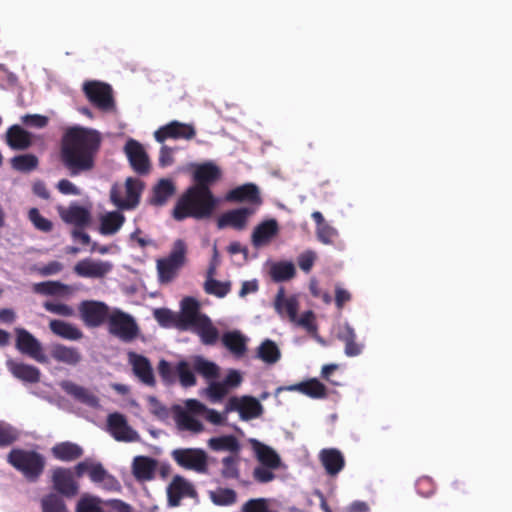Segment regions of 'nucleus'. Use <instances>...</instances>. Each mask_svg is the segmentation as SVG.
<instances>
[{"instance_id":"f257e3e1","label":"nucleus","mask_w":512,"mask_h":512,"mask_svg":"<svg viewBox=\"0 0 512 512\" xmlns=\"http://www.w3.org/2000/svg\"><path fill=\"white\" fill-rule=\"evenodd\" d=\"M102 137L100 132L84 127H72L62 138L60 161L71 177L90 172L95 167Z\"/></svg>"},{"instance_id":"f03ea898","label":"nucleus","mask_w":512,"mask_h":512,"mask_svg":"<svg viewBox=\"0 0 512 512\" xmlns=\"http://www.w3.org/2000/svg\"><path fill=\"white\" fill-rule=\"evenodd\" d=\"M216 206L217 199L211 189L190 186L176 201L171 215L176 221L187 218L204 220L212 216Z\"/></svg>"},{"instance_id":"7ed1b4c3","label":"nucleus","mask_w":512,"mask_h":512,"mask_svg":"<svg viewBox=\"0 0 512 512\" xmlns=\"http://www.w3.org/2000/svg\"><path fill=\"white\" fill-rule=\"evenodd\" d=\"M7 460L29 481H36L45 467V458L35 451L12 449L7 456Z\"/></svg>"},{"instance_id":"20e7f679","label":"nucleus","mask_w":512,"mask_h":512,"mask_svg":"<svg viewBox=\"0 0 512 512\" xmlns=\"http://www.w3.org/2000/svg\"><path fill=\"white\" fill-rule=\"evenodd\" d=\"M187 245L184 240L177 239L169 255L157 260V270L162 282H170L186 262Z\"/></svg>"},{"instance_id":"39448f33","label":"nucleus","mask_w":512,"mask_h":512,"mask_svg":"<svg viewBox=\"0 0 512 512\" xmlns=\"http://www.w3.org/2000/svg\"><path fill=\"white\" fill-rule=\"evenodd\" d=\"M143 188L144 185L142 181L137 178L129 177L125 181L126 196L122 197L121 189L114 185L110 191V199L119 209H134L139 204Z\"/></svg>"},{"instance_id":"423d86ee","label":"nucleus","mask_w":512,"mask_h":512,"mask_svg":"<svg viewBox=\"0 0 512 512\" xmlns=\"http://www.w3.org/2000/svg\"><path fill=\"white\" fill-rule=\"evenodd\" d=\"M173 460L180 467L205 474L208 471L207 453L200 448H178L171 452Z\"/></svg>"},{"instance_id":"0eeeda50","label":"nucleus","mask_w":512,"mask_h":512,"mask_svg":"<svg viewBox=\"0 0 512 512\" xmlns=\"http://www.w3.org/2000/svg\"><path fill=\"white\" fill-rule=\"evenodd\" d=\"M83 91L90 103L97 109L108 112L115 108L113 91L109 84L99 81H87Z\"/></svg>"},{"instance_id":"6e6552de","label":"nucleus","mask_w":512,"mask_h":512,"mask_svg":"<svg viewBox=\"0 0 512 512\" xmlns=\"http://www.w3.org/2000/svg\"><path fill=\"white\" fill-rule=\"evenodd\" d=\"M108 329L112 335L118 337L124 342L134 340L139 333V328L133 317L120 310H116L110 314L108 319Z\"/></svg>"},{"instance_id":"1a4fd4ad","label":"nucleus","mask_w":512,"mask_h":512,"mask_svg":"<svg viewBox=\"0 0 512 512\" xmlns=\"http://www.w3.org/2000/svg\"><path fill=\"white\" fill-rule=\"evenodd\" d=\"M58 385L73 401L92 409L101 407V400L94 390L71 380H62Z\"/></svg>"},{"instance_id":"9d476101","label":"nucleus","mask_w":512,"mask_h":512,"mask_svg":"<svg viewBox=\"0 0 512 512\" xmlns=\"http://www.w3.org/2000/svg\"><path fill=\"white\" fill-rule=\"evenodd\" d=\"M80 317L87 327H99L109 319V307L100 301L84 300L78 307Z\"/></svg>"},{"instance_id":"9b49d317","label":"nucleus","mask_w":512,"mask_h":512,"mask_svg":"<svg viewBox=\"0 0 512 512\" xmlns=\"http://www.w3.org/2000/svg\"><path fill=\"white\" fill-rule=\"evenodd\" d=\"M16 348L24 355L36 360L39 363H47L48 359L44 354L42 344L29 331L24 328H16Z\"/></svg>"},{"instance_id":"f8f14e48","label":"nucleus","mask_w":512,"mask_h":512,"mask_svg":"<svg viewBox=\"0 0 512 512\" xmlns=\"http://www.w3.org/2000/svg\"><path fill=\"white\" fill-rule=\"evenodd\" d=\"M124 153L129 164L138 175H147L151 170V163L143 145L134 139H129L124 146Z\"/></svg>"},{"instance_id":"ddd939ff","label":"nucleus","mask_w":512,"mask_h":512,"mask_svg":"<svg viewBox=\"0 0 512 512\" xmlns=\"http://www.w3.org/2000/svg\"><path fill=\"white\" fill-rule=\"evenodd\" d=\"M207 315L200 312V303L193 297H185L181 301V311L177 315L176 328L187 331Z\"/></svg>"},{"instance_id":"4468645a","label":"nucleus","mask_w":512,"mask_h":512,"mask_svg":"<svg viewBox=\"0 0 512 512\" xmlns=\"http://www.w3.org/2000/svg\"><path fill=\"white\" fill-rule=\"evenodd\" d=\"M196 136V129L192 124L171 121L155 131V140L163 143L167 139L191 140Z\"/></svg>"},{"instance_id":"2eb2a0df","label":"nucleus","mask_w":512,"mask_h":512,"mask_svg":"<svg viewBox=\"0 0 512 512\" xmlns=\"http://www.w3.org/2000/svg\"><path fill=\"white\" fill-rule=\"evenodd\" d=\"M239 413V416H260L263 413V406L253 396H232L225 405V413Z\"/></svg>"},{"instance_id":"dca6fc26","label":"nucleus","mask_w":512,"mask_h":512,"mask_svg":"<svg viewBox=\"0 0 512 512\" xmlns=\"http://www.w3.org/2000/svg\"><path fill=\"white\" fill-rule=\"evenodd\" d=\"M255 213V208L240 207L224 212L217 219L218 229L227 227L242 231L247 227L248 219Z\"/></svg>"},{"instance_id":"f3484780","label":"nucleus","mask_w":512,"mask_h":512,"mask_svg":"<svg viewBox=\"0 0 512 512\" xmlns=\"http://www.w3.org/2000/svg\"><path fill=\"white\" fill-rule=\"evenodd\" d=\"M113 265L109 261L93 260L85 258L77 262L74 272L85 278H103L111 272Z\"/></svg>"},{"instance_id":"a211bd4d","label":"nucleus","mask_w":512,"mask_h":512,"mask_svg":"<svg viewBox=\"0 0 512 512\" xmlns=\"http://www.w3.org/2000/svg\"><path fill=\"white\" fill-rule=\"evenodd\" d=\"M53 488L65 497H74L78 493V484L70 469L58 467L52 473Z\"/></svg>"},{"instance_id":"6ab92c4d","label":"nucleus","mask_w":512,"mask_h":512,"mask_svg":"<svg viewBox=\"0 0 512 512\" xmlns=\"http://www.w3.org/2000/svg\"><path fill=\"white\" fill-rule=\"evenodd\" d=\"M196 494L193 485L180 475L174 476L167 487L168 503L172 507L180 505L184 497H192Z\"/></svg>"},{"instance_id":"aec40b11","label":"nucleus","mask_w":512,"mask_h":512,"mask_svg":"<svg viewBox=\"0 0 512 512\" xmlns=\"http://www.w3.org/2000/svg\"><path fill=\"white\" fill-rule=\"evenodd\" d=\"M128 360L132 366L133 373L139 380L148 386H155V377L149 359L135 352L128 353Z\"/></svg>"},{"instance_id":"412c9836","label":"nucleus","mask_w":512,"mask_h":512,"mask_svg":"<svg viewBox=\"0 0 512 512\" xmlns=\"http://www.w3.org/2000/svg\"><path fill=\"white\" fill-rule=\"evenodd\" d=\"M107 431L121 442H136L140 440L138 433L128 425L126 418H107Z\"/></svg>"},{"instance_id":"4be33fe9","label":"nucleus","mask_w":512,"mask_h":512,"mask_svg":"<svg viewBox=\"0 0 512 512\" xmlns=\"http://www.w3.org/2000/svg\"><path fill=\"white\" fill-rule=\"evenodd\" d=\"M226 200L237 203L246 202L257 206L262 203L259 188L253 183H246L231 189L226 194Z\"/></svg>"},{"instance_id":"5701e85b","label":"nucleus","mask_w":512,"mask_h":512,"mask_svg":"<svg viewBox=\"0 0 512 512\" xmlns=\"http://www.w3.org/2000/svg\"><path fill=\"white\" fill-rule=\"evenodd\" d=\"M158 461L149 456H136L132 462V473L139 482L151 481L155 478Z\"/></svg>"},{"instance_id":"b1692460","label":"nucleus","mask_w":512,"mask_h":512,"mask_svg":"<svg viewBox=\"0 0 512 512\" xmlns=\"http://www.w3.org/2000/svg\"><path fill=\"white\" fill-rule=\"evenodd\" d=\"M279 232L276 219H268L258 224L251 235L252 245L256 248L267 245Z\"/></svg>"},{"instance_id":"393cba45","label":"nucleus","mask_w":512,"mask_h":512,"mask_svg":"<svg viewBox=\"0 0 512 512\" xmlns=\"http://www.w3.org/2000/svg\"><path fill=\"white\" fill-rule=\"evenodd\" d=\"M58 212L65 223L72 224L76 228L86 227L91 220L90 212L77 204H72L68 208L59 207Z\"/></svg>"},{"instance_id":"a878e982","label":"nucleus","mask_w":512,"mask_h":512,"mask_svg":"<svg viewBox=\"0 0 512 512\" xmlns=\"http://www.w3.org/2000/svg\"><path fill=\"white\" fill-rule=\"evenodd\" d=\"M173 416H221L215 410L208 409L203 403L196 399H188L184 405H173L171 408Z\"/></svg>"},{"instance_id":"bb28decb","label":"nucleus","mask_w":512,"mask_h":512,"mask_svg":"<svg viewBox=\"0 0 512 512\" xmlns=\"http://www.w3.org/2000/svg\"><path fill=\"white\" fill-rule=\"evenodd\" d=\"M7 368L16 379L24 383L35 384L40 381L41 372L36 366L8 360Z\"/></svg>"},{"instance_id":"cd10ccee","label":"nucleus","mask_w":512,"mask_h":512,"mask_svg":"<svg viewBox=\"0 0 512 512\" xmlns=\"http://www.w3.org/2000/svg\"><path fill=\"white\" fill-rule=\"evenodd\" d=\"M5 141L12 150H26L32 145V134L22 126L14 124L7 129Z\"/></svg>"},{"instance_id":"c85d7f7f","label":"nucleus","mask_w":512,"mask_h":512,"mask_svg":"<svg viewBox=\"0 0 512 512\" xmlns=\"http://www.w3.org/2000/svg\"><path fill=\"white\" fill-rule=\"evenodd\" d=\"M50 355L56 362L68 366H77L82 361V354L78 348L60 343L51 346Z\"/></svg>"},{"instance_id":"c756f323","label":"nucleus","mask_w":512,"mask_h":512,"mask_svg":"<svg viewBox=\"0 0 512 512\" xmlns=\"http://www.w3.org/2000/svg\"><path fill=\"white\" fill-rule=\"evenodd\" d=\"M221 176V171L215 164L211 162L200 164L193 173L195 184L204 189H210V185L217 181Z\"/></svg>"},{"instance_id":"7c9ffc66","label":"nucleus","mask_w":512,"mask_h":512,"mask_svg":"<svg viewBox=\"0 0 512 512\" xmlns=\"http://www.w3.org/2000/svg\"><path fill=\"white\" fill-rule=\"evenodd\" d=\"M319 459L326 473L330 476L337 475L345 466V459L342 453L335 448L322 449Z\"/></svg>"},{"instance_id":"2f4dec72","label":"nucleus","mask_w":512,"mask_h":512,"mask_svg":"<svg viewBox=\"0 0 512 512\" xmlns=\"http://www.w3.org/2000/svg\"><path fill=\"white\" fill-rule=\"evenodd\" d=\"M278 390L298 391L314 399L324 398L327 395L326 386L316 378H312L307 381H303L287 387H281Z\"/></svg>"},{"instance_id":"473e14b6","label":"nucleus","mask_w":512,"mask_h":512,"mask_svg":"<svg viewBox=\"0 0 512 512\" xmlns=\"http://www.w3.org/2000/svg\"><path fill=\"white\" fill-rule=\"evenodd\" d=\"M274 306L279 314L283 315L285 313L291 322L297 320L299 302L295 296L286 298L284 288L282 287L277 292Z\"/></svg>"},{"instance_id":"72a5a7b5","label":"nucleus","mask_w":512,"mask_h":512,"mask_svg":"<svg viewBox=\"0 0 512 512\" xmlns=\"http://www.w3.org/2000/svg\"><path fill=\"white\" fill-rule=\"evenodd\" d=\"M176 192V187L170 179H160L152 189L150 203L154 206H163Z\"/></svg>"},{"instance_id":"f704fd0d","label":"nucleus","mask_w":512,"mask_h":512,"mask_svg":"<svg viewBox=\"0 0 512 512\" xmlns=\"http://www.w3.org/2000/svg\"><path fill=\"white\" fill-rule=\"evenodd\" d=\"M253 451L256 455L257 460L263 466L271 468H279L281 465V459L279 455L269 446L257 441L252 440Z\"/></svg>"},{"instance_id":"c9c22d12","label":"nucleus","mask_w":512,"mask_h":512,"mask_svg":"<svg viewBox=\"0 0 512 512\" xmlns=\"http://www.w3.org/2000/svg\"><path fill=\"white\" fill-rule=\"evenodd\" d=\"M189 330L197 334L204 345H214L219 338V331L208 316Z\"/></svg>"},{"instance_id":"e433bc0d","label":"nucleus","mask_w":512,"mask_h":512,"mask_svg":"<svg viewBox=\"0 0 512 512\" xmlns=\"http://www.w3.org/2000/svg\"><path fill=\"white\" fill-rule=\"evenodd\" d=\"M49 328L53 334L66 340L77 341L83 337V332L77 326L63 320H51Z\"/></svg>"},{"instance_id":"4c0bfd02","label":"nucleus","mask_w":512,"mask_h":512,"mask_svg":"<svg viewBox=\"0 0 512 512\" xmlns=\"http://www.w3.org/2000/svg\"><path fill=\"white\" fill-rule=\"evenodd\" d=\"M33 292L46 296H68L71 295L73 289L60 281H44L33 285Z\"/></svg>"},{"instance_id":"58836bf2","label":"nucleus","mask_w":512,"mask_h":512,"mask_svg":"<svg viewBox=\"0 0 512 512\" xmlns=\"http://www.w3.org/2000/svg\"><path fill=\"white\" fill-rule=\"evenodd\" d=\"M311 216L316 223L318 240L323 244H333L338 236L337 230L325 221L321 212L314 211Z\"/></svg>"},{"instance_id":"ea45409f","label":"nucleus","mask_w":512,"mask_h":512,"mask_svg":"<svg viewBox=\"0 0 512 512\" xmlns=\"http://www.w3.org/2000/svg\"><path fill=\"white\" fill-rule=\"evenodd\" d=\"M52 455L64 462L74 461L83 455V449L72 442H61L56 444L51 449Z\"/></svg>"},{"instance_id":"a19ab883","label":"nucleus","mask_w":512,"mask_h":512,"mask_svg":"<svg viewBox=\"0 0 512 512\" xmlns=\"http://www.w3.org/2000/svg\"><path fill=\"white\" fill-rule=\"evenodd\" d=\"M125 222V216L119 211L108 212L100 219V233L113 235L119 231Z\"/></svg>"},{"instance_id":"79ce46f5","label":"nucleus","mask_w":512,"mask_h":512,"mask_svg":"<svg viewBox=\"0 0 512 512\" xmlns=\"http://www.w3.org/2000/svg\"><path fill=\"white\" fill-rule=\"evenodd\" d=\"M338 339L345 343V354L354 357L362 352V345L356 342V333L354 329L345 324L338 333Z\"/></svg>"},{"instance_id":"37998d69","label":"nucleus","mask_w":512,"mask_h":512,"mask_svg":"<svg viewBox=\"0 0 512 512\" xmlns=\"http://www.w3.org/2000/svg\"><path fill=\"white\" fill-rule=\"evenodd\" d=\"M224 346L236 356H243L247 350L246 338L239 331L226 332L222 337Z\"/></svg>"},{"instance_id":"c03bdc74","label":"nucleus","mask_w":512,"mask_h":512,"mask_svg":"<svg viewBox=\"0 0 512 512\" xmlns=\"http://www.w3.org/2000/svg\"><path fill=\"white\" fill-rule=\"evenodd\" d=\"M257 357L266 364L271 365L280 360L281 352L274 341L266 339L257 348Z\"/></svg>"},{"instance_id":"a18cd8bd","label":"nucleus","mask_w":512,"mask_h":512,"mask_svg":"<svg viewBox=\"0 0 512 512\" xmlns=\"http://www.w3.org/2000/svg\"><path fill=\"white\" fill-rule=\"evenodd\" d=\"M89 477L94 483H103L107 489L119 486L118 481L104 469L101 463H93L89 470Z\"/></svg>"},{"instance_id":"49530a36","label":"nucleus","mask_w":512,"mask_h":512,"mask_svg":"<svg viewBox=\"0 0 512 512\" xmlns=\"http://www.w3.org/2000/svg\"><path fill=\"white\" fill-rule=\"evenodd\" d=\"M10 164L13 170L29 173L35 169H37L39 165V159L34 154H20L12 157L10 159Z\"/></svg>"},{"instance_id":"de8ad7c7","label":"nucleus","mask_w":512,"mask_h":512,"mask_svg":"<svg viewBox=\"0 0 512 512\" xmlns=\"http://www.w3.org/2000/svg\"><path fill=\"white\" fill-rule=\"evenodd\" d=\"M208 445L214 451H229L233 454H238L240 450V444L233 435L211 438L208 441Z\"/></svg>"},{"instance_id":"09e8293b","label":"nucleus","mask_w":512,"mask_h":512,"mask_svg":"<svg viewBox=\"0 0 512 512\" xmlns=\"http://www.w3.org/2000/svg\"><path fill=\"white\" fill-rule=\"evenodd\" d=\"M193 369L206 379L212 380L219 377V367L202 356L193 358Z\"/></svg>"},{"instance_id":"8fccbe9b","label":"nucleus","mask_w":512,"mask_h":512,"mask_svg":"<svg viewBox=\"0 0 512 512\" xmlns=\"http://www.w3.org/2000/svg\"><path fill=\"white\" fill-rule=\"evenodd\" d=\"M177 433L199 434L204 430V425L199 418H174Z\"/></svg>"},{"instance_id":"3c124183","label":"nucleus","mask_w":512,"mask_h":512,"mask_svg":"<svg viewBox=\"0 0 512 512\" xmlns=\"http://www.w3.org/2000/svg\"><path fill=\"white\" fill-rule=\"evenodd\" d=\"M176 376L183 387H192L197 383L196 376L190 368V364L185 360H181L176 364Z\"/></svg>"},{"instance_id":"603ef678","label":"nucleus","mask_w":512,"mask_h":512,"mask_svg":"<svg viewBox=\"0 0 512 512\" xmlns=\"http://www.w3.org/2000/svg\"><path fill=\"white\" fill-rule=\"evenodd\" d=\"M211 501L218 506H230L236 503L237 494L230 488H218L210 492Z\"/></svg>"},{"instance_id":"864d4df0","label":"nucleus","mask_w":512,"mask_h":512,"mask_svg":"<svg viewBox=\"0 0 512 512\" xmlns=\"http://www.w3.org/2000/svg\"><path fill=\"white\" fill-rule=\"evenodd\" d=\"M231 290V283L229 281L221 282L214 277L207 278L204 283V291L209 295H214L218 298L225 297Z\"/></svg>"},{"instance_id":"5fc2aeb1","label":"nucleus","mask_w":512,"mask_h":512,"mask_svg":"<svg viewBox=\"0 0 512 512\" xmlns=\"http://www.w3.org/2000/svg\"><path fill=\"white\" fill-rule=\"evenodd\" d=\"M295 273V267L290 262H280L271 268V276L276 282L288 281L295 276Z\"/></svg>"},{"instance_id":"6e6d98bb","label":"nucleus","mask_w":512,"mask_h":512,"mask_svg":"<svg viewBox=\"0 0 512 512\" xmlns=\"http://www.w3.org/2000/svg\"><path fill=\"white\" fill-rule=\"evenodd\" d=\"M42 512H68L63 498L54 493L44 496L41 500Z\"/></svg>"},{"instance_id":"4d7b16f0","label":"nucleus","mask_w":512,"mask_h":512,"mask_svg":"<svg viewBox=\"0 0 512 512\" xmlns=\"http://www.w3.org/2000/svg\"><path fill=\"white\" fill-rule=\"evenodd\" d=\"M239 456L238 454L229 455L222 459L221 475L225 479H238L239 472Z\"/></svg>"},{"instance_id":"13d9d810","label":"nucleus","mask_w":512,"mask_h":512,"mask_svg":"<svg viewBox=\"0 0 512 512\" xmlns=\"http://www.w3.org/2000/svg\"><path fill=\"white\" fill-rule=\"evenodd\" d=\"M241 512H278L270 508V501L267 498H252L246 501Z\"/></svg>"},{"instance_id":"bf43d9fd","label":"nucleus","mask_w":512,"mask_h":512,"mask_svg":"<svg viewBox=\"0 0 512 512\" xmlns=\"http://www.w3.org/2000/svg\"><path fill=\"white\" fill-rule=\"evenodd\" d=\"M100 504L99 498L84 496L77 502L75 512H106Z\"/></svg>"},{"instance_id":"052dcab7","label":"nucleus","mask_w":512,"mask_h":512,"mask_svg":"<svg viewBox=\"0 0 512 512\" xmlns=\"http://www.w3.org/2000/svg\"><path fill=\"white\" fill-rule=\"evenodd\" d=\"M28 219L39 231L48 233L53 229V223L49 219L43 217L37 208H31L29 210Z\"/></svg>"},{"instance_id":"680f3d73","label":"nucleus","mask_w":512,"mask_h":512,"mask_svg":"<svg viewBox=\"0 0 512 512\" xmlns=\"http://www.w3.org/2000/svg\"><path fill=\"white\" fill-rule=\"evenodd\" d=\"M228 389L223 382H211L205 389V394L211 402H220L227 394Z\"/></svg>"},{"instance_id":"e2e57ef3","label":"nucleus","mask_w":512,"mask_h":512,"mask_svg":"<svg viewBox=\"0 0 512 512\" xmlns=\"http://www.w3.org/2000/svg\"><path fill=\"white\" fill-rule=\"evenodd\" d=\"M19 437L18 431L11 425L0 422V447L9 446Z\"/></svg>"},{"instance_id":"0e129e2a","label":"nucleus","mask_w":512,"mask_h":512,"mask_svg":"<svg viewBox=\"0 0 512 512\" xmlns=\"http://www.w3.org/2000/svg\"><path fill=\"white\" fill-rule=\"evenodd\" d=\"M154 318L163 327H176L177 316H175L169 309L158 308L154 310Z\"/></svg>"},{"instance_id":"69168bd1","label":"nucleus","mask_w":512,"mask_h":512,"mask_svg":"<svg viewBox=\"0 0 512 512\" xmlns=\"http://www.w3.org/2000/svg\"><path fill=\"white\" fill-rule=\"evenodd\" d=\"M43 307L46 311L50 313H54L64 317H71L74 315V309L64 303H54L51 301H46L43 303Z\"/></svg>"},{"instance_id":"338daca9","label":"nucleus","mask_w":512,"mask_h":512,"mask_svg":"<svg viewBox=\"0 0 512 512\" xmlns=\"http://www.w3.org/2000/svg\"><path fill=\"white\" fill-rule=\"evenodd\" d=\"M23 125L31 128H44L49 123V118L40 114H25L21 117Z\"/></svg>"},{"instance_id":"774afa93","label":"nucleus","mask_w":512,"mask_h":512,"mask_svg":"<svg viewBox=\"0 0 512 512\" xmlns=\"http://www.w3.org/2000/svg\"><path fill=\"white\" fill-rule=\"evenodd\" d=\"M158 373L166 384H172L176 381V367L173 368L172 365L164 359L158 364Z\"/></svg>"}]
</instances>
